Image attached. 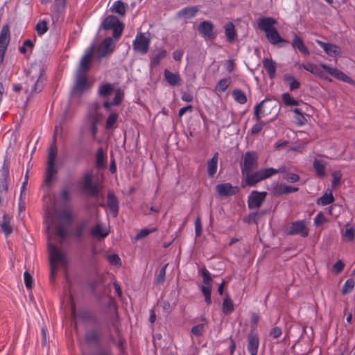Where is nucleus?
<instances>
[{"label":"nucleus","mask_w":355,"mask_h":355,"mask_svg":"<svg viewBox=\"0 0 355 355\" xmlns=\"http://www.w3.org/2000/svg\"><path fill=\"white\" fill-rule=\"evenodd\" d=\"M53 218V214L49 211L46 216V232L48 234L49 241L48 250L51 269L50 279L51 282H53L55 279L58 266L66 268L67 265L65 254L50 241L51 234H53V232H50V230L53 226L55 227Z\"/></svg>","instance_id":"obj_1"},{"label":"nucleus","mask_w":355,"mask_h":355,"mask_svg":"<svg viewBox=\"0 0 355 355\" xmlns=\"http://www.w3.org/2000/svg\"><path fill=\"white\" fill-rule=\"evenodd\" d=\"M46 164L44 186L50 187L56 179L59 169L57 163V147L55 142L49 148Z\"/></svg>","instance_id":"obj_2"},{"label":"nucleus","mask_w":355,"mask_h":355,"mask_svg":"<svg viewBox=\"0 0 355 355\" xmlns=\"http://www.w3.org/2000/svg\"><path fill=\"white\" fill-rule=\"evenodd\" d=\"M44 69L40 64H33L28 71V80L27 83L31 84V89H29L28 87L26 88V91L30 92L31 94L38 93L42 91L44 85V80L43 78Z\"/></svg>","instance_id":"obj_3"},{"label":"nucleus","mask_w":355,"mask_h":355,"mask_svg":"<svg viewBox=\"0 0 355 355\" xmlns=\"http://www.w3.org/2000/svg\"><path fill=\"white\" fill-rule=\"evenodd\" d=\"M58 223L55 224V232L62 243L64 239L68 237L67 227L72 220L71 214L67 211H57L55 213Z\"/></svg>","instance_id":"obj_4"},{"label":"nucleus","mask_w":355,"mask_h":355,"mask_svg":"<svg viewBox=\"0 0 355 355\" xmlns=\"http://www.w3.org/2000/svg\"><path fill=\"white\" fill-rule=\"evenodd\" d=\"M275 172L272 168H263L256 173H252V172L246 173L243 175L245 178V184H243L242 187H245V185L250 187L254 186L259 181L268 178L273 175Z\"/></svg>","instance_id":"obj_5"},{"label":"nucleus","mask_w":355,"mask_h":355,"mask_svg":"<svg viewBox=\"0 0 355 355\" xmlns=\"http://www.w3.org/2000/svg\"><path fill=\"white\" fill-rule=\"evenodd\" d=\"M309 228L305 220H297L288 224L285 228V233L289 235L300 234L302 237L309 235Z\"/></svg>","instance_id":"obj_6"},{"label":"nucleus","mask_w":355,"mask_h":355,"mask_svg":"<svg viewBox=\"0 0 355 355\" xmlns=\"http://www.w3.org/2000/svg\"><path fill=\"white\" fill-rule=\"evenodd\" d=\"M102 27L105 30L112 29L113 37L116 39L121 36L123 31L122 23H121L118 17L114 15H109L107 17L102 24Z\"/></svg>","instance_id":"obj_7"},{"label":"nucleus","mask_w":355,"mask_h":355,"mask_svg":"<svg viewBox=\"0 0 355 355\" xmlns=\"http://www.w3.org/2000/svg\"><path fill=\"white\" fill-rule=\"evenodd\" d=\"M89 87V85L86 75L76 73V83L71 90V95L80 96L88 89Z\"/></svg>","instance_id":"obj_8"},{"label":"nucleus","mask_w":355,"mask_h":355,"mask_svg":"<svg viewBox=\"0 0 355 355\" xmlns=\"http://www.w3.org/2000/svg\"><path fill=\"white\" fill-rule=\"evenodd\" d=\"M258 166V155L254 152L248 151L243 157V164L242 166V174L252 172Z\"/></svg>","instance_id":"obj_9"},{"label":"nucleus","mask_w":355,"mask_h":355,"mask_svg":"<svg viewBox=\"0 0 355 355\" xmlns=\"http://www.w3.org/2000/svg\"><path fill=\"white\" fill-rule=\"evenodd\" d=\"M10 33L8 24L3 26L0 33V66L3 62L5 53L10 42Z\"/></svg>","instance_id":"obj_10"},{"label":"nucleus","mask_w":355,"mask_h":355,"mask_svg":"<svg viewBox=\"0 0 355 355\" xmlns=\"http://www.w3.org/2000/svg\"><path fill=\"white\" fill-rule=\"evenodd\" d=\"M150 41V38L144 33H138L133 42V49L141 54H146L149 49Z\"/></svg>","instance_id":"obj_11"},{"label":"nucleus","mask_w":355,"mask_h":355,"mask_svg":"<svg viewBox=\"0 0 355 355\" xmlns=\"http://www.w3.org/2000/svg\"><path fill=\"white\" fill-rule=\"evenodd\" d=\"M103 116L101 112H89L85 119V125L89 126L93 138L96 137L98 132L97 125L101 121Z\"/></svg>","instance_id":"obj_12"},{"label":"nucleus","mask_w":355,"mask_h":355,"mask_svg":"<svg viewBox=\"0 0 355 355\" xmlns=\"http://www.w3.org/2000/svg\"><path fill=\"white\" fill-rule=\"evenodd\" d=\"M266 194V192L253 191L248 198V208L250 209L259 208L265 200Z\"/></svg>","instance_id":"obj_13"},{"label":"nucleus","mask_w":355,"mask_h":355,"mask_svg":"<svg viewBox=\"0 0 355 355\" xmlns=\"http://www.w3.org/2000/svg\"><path fill=\"white\" fill-rule=\"evenodd\" d=\"M320 66L321 68L323 69L327 73L334 76L336 78L349 84L354 83V81L350 77H349L348 76H347L338 69L329 67L326 64H320Z\"/></svg>","instance_id":"obj_14"},{"label":"nucleus","mask_w":355,"mask_h":355,"mask_svg":"<svg viewBox=\"0 0 355 355\" xmlns=\"http://www.w3.org/2000/svg\"><path fill=\"white\" fill-rule=\"evenodd\" d=\"M114 42L112 37L105 38L100 44L97 50V55L99 58H103L112 53L114 50Z\"/></svg>","instance_id":"obj_15"},{"label":"nucleus","mask_w":355,"mask_h":355,"mask_svg":"<svg viewBox=\"0 0 355 355\" xmlns=\"http://www.w3.org/2000/svg\"><path fill=\"white\" fill-rule=\"evenodd\" d=\"M216 191L222 197L235 195L239 191L238 187H233L230 183L219 184L216 186Z\"/></svg>","instance_id":"obj_16"},{"label":"nucleus","mask_w":355,"mask_h":355,"mask_svg":"<svg viewBox=\"0 0 355 355\" xmlns=\"http://www.w3.org/2000/svg\"><path fill=\"white\" fill-rule=\"evenodd\" d=\"M261 110H280V103L276 98H266L254 107V111Z\"/></svg>","instance_id":"obj_17"},{"label":"nucleus","mask_w":355,"mask_h":355,"mask_svg":"<svg viewBox=\"0 0 355 355\" xmlns=\"http://www.w3.org/2000/svg\"><path fill=\"white\" fill-rule=\"evenodd\" d=\"M83 188L87 192H88L92 196H96L98 195V185L96 184H93L92 173H87L84 176Z\"/></svg>","instance_id":"obj_18"},{"label":"nucleus","mask_w":355,"mask_h":355,"mask_svg":"<svg viewBox=\"0 0 355 355\" xmlns=\"http://www.w3.org/2000/svg\"><path fill=\"white\" fill-rule=\"evenodd\" d=\"M198 30L204 37L209 39H214L216 37V33L214 32V26L209 21H204L200 23L198 27Z\"/></svg>","instance_id":"obj_19"},{"label":"nucleus","mask_w":355,"mask_h":355,"mask_svg":"<svg viewBox=\"0 0 355 355\" xmlns=\"http://www.w3.org/2000/svg\"><path fill=\"white\" fill-rule=\"evenodd\" d=\"M277 21L275 19L269 17H264L259 18L258 20V27L260 30L265 32V33L275 29L274 26L277 24Z\"/></svg>","instance_id":"obj_20"},{"label":"nucleus","mask_w":355,"mask_h":355,"mask_svg":"<svg viewBox=\"0 0 355 355\" xmlns=\"http://www.w3.org/2000/svg\"><path fill=\"white\" fill-rule=\"evenodd\" d=\"M266 37L270 44L276 45L280 44V46H283L284 44H288V42L282 37H281L277 28L271 29L266 33Z\"/></svg>","instance_id":"obj_21"},{"label":"nucleus","mask_w":355,"mask_h":355,"mask_svg":"<svg viewBox=\"0 0 355 355\" xmlns=\"http://www.w3.org/2000/svg\"><path fill=\"white\" fill-rule=\"evenodd\" d=\"M166 56V51L162 49H157L153 50L150 53V67H154L158 65L160 62Z\"/></svg>","instance_id":"obj_22"},{"label":"nucleus","mask_w":355,"mask_h":355,"mask_svg":"<svg viewBox=\"0 0 355 355\" xmlns=\"http://www.w3.org/2000/svg\"><path fill=\"white\" fill-rule=\"evenodd\" d=\"M298 190V188L288 186L284 184H276L271 188L272 193L275 196H281L283 194H288L291 193L295 192Z\"/></svg>","instance_id":"obj_23"},{"label":"nucleus","mask_w":355,"mask_h":355,"mask_svg":"<svg viewBox=\"0 0 355 355\" xmlns=\"http://www.w3.org/2000/svg\"><path fill=\"white\" fill-rule=\"evenodd\" d=\"M248 350L251 355H257L258 347H259V338L257 334L252 331L250 332L248 336Z\"/></svg>","instance_id":"obj_24"},{"label":"nucleus","mask_w":355,"mask_h":355,"mask_svg":"<svg viewBox=\"0 0 355 355\" xmlns=\"http://www.w3.org/2000/svg\"><path fill=\"white\" fill-rule=\"evenodd\" d=\"M107 205L112 214L116 217L119 212V202L112 191H110L107 193Z\"/></svg>","instance_id":"obj_25"},{"label":"nucleus","mask_w":355,"mask_h":355,"mask_svg":"<svg viewBox=\"0 0 355 355\" xmlns=\"http://www.w3.org/2000/svg\"><path fill=\"white\" fill-rule=\"evenodd\" d=\"M93 53V50L91 49L89 52H87L81 59L80 62L79 69L77 73H80L82 74H85L87 71L89 69V63L92 60Z\"/></svg>","instance_id":"obj_26"},{"label":"nucleus","mask_w":355,"mask_h":355,"mask_svg":"<svg viewBox=\"0 0 355 355\" xmlns=\"http://www.w3.org/2000/svg\"><path fill=\"white\" fill-rule=\"evenodd\" d=\"M262 62L263 67L268 73L269 77L271 79L274 78L276 74V62L269 58H263Z\"/></svg>","instance_id":"obj_27"},{"label":"nucleus","mask_w":355,"mask_h":355,"mask_svg":"<svg viewBox=\"0 0 355 355\" xmlns=\"http://www.w3.org/2000/svg\"><path fill=\"white\" fill-rule=\"evenodd\" d=\"M164 78L171 86L180 85L181 79L178 73H172L168 69L164 70Z\"/></svg>","instance_id":"obj_28"},{"label":"nucleus","mask_w":355,"mask_h":355,"mask_svg":"<svg viewBox=\"0 0 355 355\" xmlns=\"http://www.w3.org/2000/svg\"><path fill=\"white\" fill-rule=\"evenodd\" d=\"M292 46L293 48L298 49L302 53L309 55V51L304 45L302 38L297 35H294V37L292 41Z\"/></svg>","instance_id":"obj_29"},{"label":"nucleus","mask_w":355,"mask_h":355,"mask_svg":"<svg viewBox=\"0 0 355 355\" xmlns=\"http://www.w3.org/2000/svg\"><path fill=\"white\" fill-rule=\"evenodd\" d=\"M127 8L128 5L122 1H116L110 8V10L120 16H124L125 15Z\"/></svg>","instance_id":"obj_30"},{"label":"nucleus","mask_w":355,"mask_h":355,"mask_svg":"<svg viewBox=\"0 0 355 355\" xmlns=\"http://www.w3.org/2000/svg\"><path fill=\"white\" fill-rule=\"evenodd\" d=\"M10 217L8 214H3L2 220H0V226L2 232H4L6 236L11 234L12 228L10 225Z\"/></svg>","instance_id":"obj_31"},{"label":"nucleus","mask_w":355,"mask_h":355,"mask_svg":"<svg viewBox=\"0 0 355 355\" xmlns=\"http://www.w3.org/2000/svg\"><path fill=\"white\" fill-rule=\"evenodd\" d=\"M109 234L106 228L103 227L101 223H98L91 231V234L97 239H104Z\"/></svg>","instance_id":"obj_32"},{"label":"nucleus","mask_w":355,"mask_h":355,"mask_svg":"<svg viewBox=\"0 0 355 355\" xmlns=\"http://www.w3.org/2000/svg\"><path fill=\"white\" fill-rule=\"evenodd\" d=\"M218 159V153H216L207 163V171L210 177H213L216 173Z\"/></svg>","instance_id":"obj_33"},{"label":"nucleus","mask_w":355,"mask_h":355,"mask_svg":"<svg viewBox=\"0 0 355 355\" xmlns=\"http://www.w3.org/2000/svg\"><path fill=\"white\" fill-rule=\"evenodd\" d=\"M123 96V93L121 90L118 89L115 92V96L114 99L111 101H104L103 103V106L105 109L107 110L112 105H119Z\"/></svg>","instance_id":"obj_34"},{"label":"nucleus","mask_w":355,"mask_h":355,"mask_svg":"<svg viewBox=\"0 0 355 355\" xmlns=\"http://www.w3.org/2000/svg\"><path fill=\"white\" fill-rule=\"evenodd\" d=\"M325 166L326 162L322 159H315L313 162V167L319 177H324L325 175Z\"/></svg>","instance_id":"obj_35"},{"label":"nucleus","mask_w":355,"mask_h":355,"mask_svg":"<svg viewBox=\"0 0 355 355\" xmlns=\"http://www.w3.org/2000/svg\"><path fill=\"white\" fill-rule=\"evenodd\" d=\"M198 9L194 6L187 7L181 10L178 12V16L184 19H189L194 17Z\"/></svg>","instance_id":"obj_36"},{"label":"nucleus","mask_w":355,"mask_h":355,"mask_svg":"<svg viewBox=\"0 0 355 355\" xmlns=\"http://www.w3.org/2000/svg\"><path fill=\"white\" fill-rule=\"evenodd\" d=\"M225 35L227 40L233 42L236 37L235 28L232 23L229 22L225 26Z\"/></svg>","instance_id":"obj_37"},{"label":"nucleus","mask_w":355,"mask_h":355,"mask_svg":"<svg viewBox=\"0 0 355 355\" xmlns=\"http://www.w3.org/2000/svg\"><path fill=\"white\" fill-rule=\"evenodd\" d=\"M334 200V198L331 191H326L322 197L318 198L317 204L321 205H327L333 202Z\"/></svg>","instance_id":"obj_38"},{"label":"nucleus","mask_w":355,"mask_h":355,"mask_svg":"<svg viewBox=\"0 0 355 355\" xmlns=\"http://www.w3.org/2000/svg\"><path fill=\"white\" fill-rule=\"evenodd\" d=\"M114 91L113 87L108 83L103 84L98 89V94L100 96L106 97L110 95Z\"/></svg>","instance_id":"obj_39"},{"label":"nucleus","mask_w":355,"mask_h":355,"mask_svg":"<svg viewBox=\"0 0 355 355\" xmlns=\"http://www.w3.org/2000/svg\"><path fill=\"white\" fill-rule=\"evenodd\" d=\"M284 80L285 82L288 83L290 86V89L291 91L295 90L299 88L300 83L298 80H297L294 76L286 74L284 77Z\"/></svg>","instance_id":"obj_40"},{"label":"nucleus","mask_w":355,"mask_h":355,"mask_svg":"<svg viewBox=\"0 0 355 355\" xmlns=\"http://www.w3.org/2000/svg\"><path fill=\"white\" fill-rule=\"evenodd\" d=\"M8 175V168L3 166V178L0 180V193H6L8 191V184L6 181V178Z\"/></svg>","instance_id":"obj_41"},{"label":"nucleus","mask_w":355,"mask_h":355,"mask_svg":"<svg viewBox=\"0 0 355 355\" xmlns=\"http://www.w3.org/2000/svg\"><path fill=\"white\" fill-rule=\"evenodd\" d=\"M232 94L234 100L239 103H245L247 101L245 94L240 89L234 90Z\"/></svg>","instance_id":"obj_42"},{"label":"nucleus","mask_w":355,"mask_h":355,"mask_svg":"<svg viewBox=\"0 0 355 355\" xmlns=\"http://www.w3.org/2000/svg\"><path fill=\"white\" fill-rule=\"evenodd\" d=\"M324 51L329 55L334 57L338 55L340 53V49L335 44L329 43Z\"/></svg>","instance_id":"obj_43"},{"label":"nucleus","mask_w":355,"mask_h":355,"mask_svg":"<svg viewBox=\"0 0 355 355\" xmlns=\"http://www.w3.org/2000/svg\"><path fill=\"white\" fill-rule=\"evenodd\" d=\"M234 310V306L232 300L228 295L226 296L223 303V311L225 314L231 313Z\"/></svg>","instance_id":"obj_44"},{"label":"nucleus","mask_w":355,"mask_h":355,"mask_svg":"<svg viewBox=\"0 0 355 355\" xmlns=\"http://www.w3.org/2000/svg\"><path fill=\"white\" fill-rule=\"evenodd\" d=\"M118 115L116 112H112L107 119L105 123L106 129H111L114 127L116 122Z\"/></svg>","instance_id":"obj_45"},{"label":"nucleus","mask_w":355,"mask_h":355,"mask_svg":"<svg viewBox=\"0 0 355 355\" xmlns=\"http://www.w3.org/2000/svg\"><path fill=\"white\" fill-rule=\"evenodd\" d=\"M87 225V221H82L80 224L78 225V226L76 227L75 230V236L80 239L83 234L84 231L86 229V227Z\"/></svg>","instance_id":"obj_46"},{"label":"nucleus","mask_w":355,"mask_h":355,"mask_svg":"<svg viewBox=\"0 0 355 355\" xmlns=\"http://www.w3.org/2000/svg\"><path fill=\"white\" fill-rule=\"evenodd\" d=\"M282 101L287 105H298L297 101L293 99L288 93L282 94Z\"/></svg>","instance_id":"obj_47"},{"label":"nucleus","mask_w":355,"mask_h":355,"mask_svg":"<svg viewBox=\"0 0 355 355\" xmlns=\"http://www.w3.org/2000/svg\"><path fill=\"white\" fill-rule=\"evenodd\" d=\"M229 85H230L229 79L223 78L218 83L216 89L219 92H223L228 87Z\"/></svg>","instance_id":"obj_48"},{"label":"nucleus","mask_w":355,"mask_h":355,"mask_svg":"<svg viewBox=\"0 0 355 355\" xmlns=\"http://www.w3.org/2000/svg\"><path fill=\"white\" fill-rule=\"evenodd\" d=\"M168 263L165 264L164 267L161 268V270L159 272V274L157 275L156 277V284H162L164 283L166 277V269L168 266Z\"/></svg>","instance_id":"obj_49"},{"label":"nucleus","mask_w":355,"mask_h":355,"mask_svg":"<svg viewBox=\"0 0 355 355\" xmlns=\"http://www.w3.org/2000/svg\"><path fill=\"white\" fill-rule=\"evenodd\" d=\"M349 226V224L346 225V230L345 232L343 233V236L347 239L348 241H351L354 239L355 236V228L354 227H347Z\"/></svg>","instance_id":"obj_50"},{"label":"nucleus","mask_w":355,"mask_h":355,"mask_svg":"<svg viewBox=\"0 0 355 355\" xmlns=\"http://www.w3.org/2000/svg\"><path fill=\"white\" fill-rule=\"evenodd\" d=\"M354 280L352 279H347L345 282L344 286H343L342 293L343 295H345V294L349 293L354 288Z\"/></svg>","instance_id":"obj_51"},{"label":"nucleus","mask_w":355,"mask_h":355,"mask_svg":"<svg viewBox=\"0 0 355 355\" xmlns=\"http://www.w3.org/2000/svg\"><path fill=\"white\" fill-rule=\"evenodd\" d=\"M86 340L89 343H97L98 341V334L95 331H89L86 334Z\"/></svg>","instance_id":"obj_52"},{"label":"nucleus","mask_w":355,"mask_h":355,"mask_svg":"<svg viewBox=\"0 0 355 355\" xmlns=\"http://www.w3.org/2000/svg\"><path fill=\"white\" fill-rule=\"evenodd\" d=\"M206 325V323H202L193 327L191 329V333L196 336H201Z\"/></svg>","instance_id":"obj_53"},{"label":"nucleus","mask_w":355,"mask_h":355,"mask_svg":"<svg viewBox=\"0 0 355 355\" xmlns=\"http://www.w3.org/2000/svg\"><path fill=\"white\" fill-rule=\"evenodd\" d=\"M294 121L297 124L302 125L304 124L305 121H306V118L303 114V112H295Z\"/></svg>","instance_id":"obj_54"},{"label":"nucleus","mask_w":355,"mask_h":355,"mask_svg":"<svg viewBox=\"0 0 355 355\" xmlns=\"http://www.w3.org/2000/svg\"><path fill=\"white\" fill-rule=\"evenodd\" d=\"M263 214H259V213L257 212H253V213H251L250 214L248 217L245 219V221L248 223H257V220H259V218L263 216Z\"/></svg>","instance_id":"obj_55"},{"label":"nucleus","mask_w":355,"mask_h":355,"mask_svg":"<svg viewBox=\"0 0 355 355\" xmlns=\"http://www.w3.org/2000/svg\"><path fill=\"white\" fill-rule=\"evenodd\" d=\"M156 231V228H152V229H144L141 230L135 236L136 240H139L142 238L146 237L148 236L150 233Z\"/></svg>","instance_id":"obj_56"},{"label":"nucleus","mask_w":355,"mask_h":355,"mask_svg":"<svg viewBox=\"0 0 355 355\" xmlns=\"http://www.w3.org/2000/svg\"><path fill=\"white\" fill-rule=\"evenodd\" d=\"M48 30L47 24L45 21H42L36 25V31L38 34L42 35Z\"/></svg>","instance_id":"obj_57"},{"label":"nucleus","mask_w":355,"mask_h":355,"mask_svg":"<svg viewBox=\"0 0 355 355\" xmlns=\"http://www.w3.org/2000/svg\"><path fill=\"white\" fill-rule=\"evenodd\" d=\"M33 43L30 40H26L24 42L23 46L19 47V51L22 54H25L27 51V49H33Z\"/></svg>","instance_id":"obj_58"},{"label":"nucleus","mask_w":355,"mask_h":355,"mask_svg":"<svg viewBox=\"0 0 355 355\" xmlns=\"http://www.w3.org/2000/svg\"><path fill=\"white\" fill-rule=\"evenodd\" d=\"M332 176L333 181L331 185L333 188H336L340 184V180L342 177V174L339 171H336L332 173Z\"/></svg>","instance_id":"obj_59"},{"label":"nucleus","mask_w":355,"mask_h":355,"mask_svg":"<svg viewBox=\"0 0 355 355\" xmlns=\"http://www.w3.org/2000/svg\"><path fill=\"white\" fill-rule=\"evenodd\" d=\"M201 273L203 277V282L205 284H211L212 279L209 271L205 268H202Z\"/></svg>","instance_id":"obj_60"},{"label":"nucleus","mask_w":355,"mask_h":355,"mask_svg":"<svg viewBox=\"0 0 355 355\" xmlns=\"http://www.w3.org/2000/svg\"><path fill=\"white\" fill-rule=\"evenodd\" d=\"M284 179L289 182L294 183L300 180V177L295 173H287L284 176Z\"/></svg>","instance_id":"obj_61"},{"label":"nucleus","mask_w":355,"mask_h":355,"mask_svg":"<svg viewBox=\"0 0 355 355\" xmlns=\"http://www.w3.org/2000/svg\"><path fill=\"white\" fill-rule=\"evenodd\" d=\"M104 163V155L101 148L98 149L96 154V165L100 167Z\"/></svg>","instance_id":"obj_62"},{"label":"nucleus","mask_w":355,"mask_h":355,"mask_svg":"<svg viewBox=\"0 0 355 355\" xmlns=\"http://www.w3.org/2000/svg\"><path fill=\"white\" fill-rule=\"evenodd\" d=\"M24 282H25L26 287L28 289L31 288H32V282H33L31 275L27 271H26L24 274Z\"/></svg>","instance_id":"obj_63"},{"label":"nucleus","mask_w":355,"mask_h":355,"mask_svg":"<svg viewBox=\"0 0 355 355\" xmlns=\"http://www.w3.org/2000/svg\"><path fill=\"white\" fill-rule=\"evenodd\" d=\"M325 221L326 218L322 213L318 214L314 220L315 225L317 226L322 225Z\"/></svg>","instance_id":"obj_64"}]
</instances>
